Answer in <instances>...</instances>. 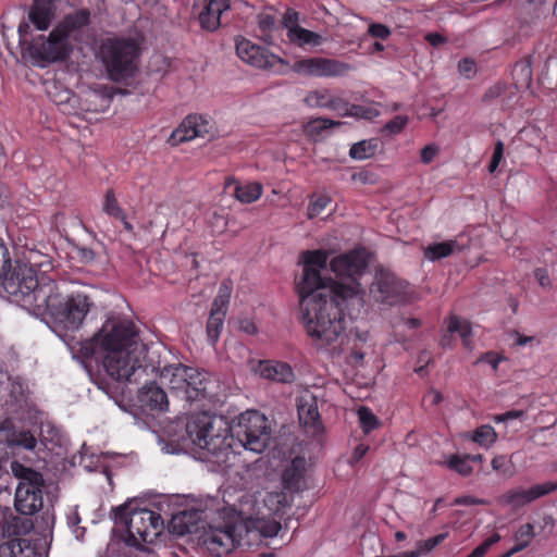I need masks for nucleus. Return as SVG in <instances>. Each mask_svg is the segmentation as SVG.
Masks as SVG:
<instances>
[{"label": "nucleus", "mask_w": 557, "mask_h": 557, "mask_svg": "<svg viewBox=\"0 0 557 557\" xmlns=\"http://www.w3.org/2000/svg\"><path fill=\"white\" fill-rule=\"evenodd\" d=\"M324 287L321 271L302 268V275L297 282L301 322L312 344L334 357L347 349L346 320L358 319L363 311V302L357 284L347 286L342 280L331 281L329 295L319 292Z\"/></svg>", "instance_id": "1"}, {"label": "nucleus", "mask_w": 557, "mask_h": 557, "mask_svg": "<svg viewBox=\"0 0 557 557\" xmlns=\"http://www.w3.org/2000/svg\"><path fill=\"white\" fill-rule=\"evenodd\" d=\"M94 339L102 350L107 374L115 381L138 383L149 370V357L160 347H147L138 337L132 321L108 319Z\"/></svg>", "instance_id": "2"}, {"label": "nucleus", "mask_w": 557, "mask_h": 557, "mask_svg": "<svg viewBox=\"0 0 557 557\" xmlns=\"http://www.w3.org/2000/svg\"><path fill=\"white\" fill-rule=\"evenodd\" d=\"M0 283L13 301L36 314H42L53 289L52 278L38 276L32 264L11 260L0 268Z\"/></svg>", "instance_id": "3"}, {"label": "nucleus", "mask_w": 557, "mask_h": 557, "mask_svg": "<svg viewBox=\"0 0 557 557\" xmlns=\"http://www.w3.org/2000/svg\"><path fill=\"white\" fill-rule=\"evenodd\" d=\"M46 305L42 308V314L49 313L55 327L60 332H64L65 335L78 331L83 326L87 314L95 307L91 296L85 290L62 298L54 282Z\"/></svg>", "instance_id": "4"}, {"label": "nucleus", "mask_w": 557, "mask_h": 557, "mask_svg": "<svg viewBox=\"0 0 557 557\" xmlns=\"http://www.w3.org/2000/svg\"><path fill=\"white\" fill-rule=\"evenodd\" d=\"M149 357V369L158 372L160 379L176 392L183 393L190 404L206 401L208 380L205 373L182 363L162 364L161 360Z\"/></svg>", "instance_id": "5"}, {"label": "nucleus", "mask_w": 557, "mask_h": 557, "mask_svg": "<svg viewBox=\"0 0 557 557\" xmlns=\"http://www.w3.org/2000/svg\"><path fill=\"white\" fill-rule=\"evenodd\" d=\"M115 522L126 528V543L132 546L153 542L163 530L161 516L148 508L119 507L115 512Z\"/></svg>", "instance_id": "6"}, {"label": "nucleus", "mask_w": 557, "mask_h": 557, "mask_svg": "<svg viewBox=\"0 0 557 557\" xmlns=\"http://www.w3.org/2000/svg\"><path fill=\"white\" fill-rule=\"evenodd\" d=\"M231 437L245 449L264 451L272 440V429L268 418L257 410L240 413L228 426Z\"/></svg>", "instance_id": "7"}, {"label": "nucleus", "mask_w": 557, "mask_h": 557, "mask_svg": "<svg viewBox=\"0 0 557 557\" xmlns=\"http://www.w3.org/2000/svg\"><path fill=\"white\" fill-rule=\"evenodd\" d=\"M138 53L139 44L133 38H108L100 48L101 60L110 78L115 82L133 74Z\"/></svg>", "instance_id": "8"}, {"label": "nucleus", "mask_w": 557, "mask_h": 557, "mask_svg": "<svg viewBox=\"0 0 557 557\" xmlns=\"http://www.w3.org/2000/svg\"><path fill=\"white\" fill-rule=\"evenodd\" d=\"M13 474L20 479L15 491L14 507L17 512L24 516H32L42 508V475L14 461L11 463Z\"/></svg>", "instance_id": "9"}, {"label": "nucleus", "mask_w": 557, "mask_h": 557, "mask_svg": "<svg viewBox=\"0 0 557 557\" xmlns=\"http://www.w3.org/2000/svg\"><path fill=\"white\" fill-rule=\"evenodd\" d=\"M236 53L244 62L257 69L280 75L287 74L289 71L288 62L246 38L236 40Z\"/></svg>", "instance_id": "10"}, {"label": "nucleus", "mask_w": 557, "mask_h": 557, "mask_svg": "<svg viewBox=\"0 0 557 557\" xmlns=\"http://www.w3.org/2000/svg\"><path fill=\"white\" fill-rule=\"evenodd\" d=\"M368 264V255L366 249L362 248L341 253L334 257L330 262V269L337 277L348 280V282L343 281L347 286L354 284L358 285L363 306L366 305V290L360 284L359 278L367 270Z\"/></svg>", "instance_id": "11"}, {"label": "nucleus", "mask_w": 557, "mask_h": 557, "mask_svg": "<svg viewBox=\"0 0 557 557\" xmlns=\"http://www.w3.org/2000/svg\"><path fill=\"white\" fill-rule=\"evenodd\" d=\"M209 413L202 409L193 412L186 423L185 447L186 453L196 460L209 459Z\"/></svg>", "instance_id": "12"}, {"label": "nucleus", "mask_w": 557, "mask_h": 557, "mask_svg": "<svg viewBox=\"0 0 557 557\" xmlns=\"http://www.w3.org/2000/svg\"><path fill=\"white\" fill-rule=\"evenodd\" d=\"M289 70L309 77L338 78L347 76L354 66L338 59L311 57L297 60Z\"/></svg>", "instance_id": "13"}, {"label": "nucleus", "mask_w": 557, "mask_h": 557, "mask_svg": "<svg viewBox=\"0 0 557 557\" xmlns=\"http://www.w3.org/2000/svg\"><path fill=\"white\" fill-rule=\"evenodd\" d=\"M407 283L395 274L380 270L370 286V296L375 302L396 306L406 300Z\"/></svg>", "instance_id": "14"}, {"label": "nucleus", "mask_w": 557, "mask_h": 557, "mask_svg": "<svg viewBox=\"0 0 557 557\" xmlns=\"http://www.w3.org/2000/svg\"><path fill=\"white\" fill-rule=\"evenodd\" d=\"M71 52L67 38L57 27L45 37H39L29 46L32 58L38 62L53 63L64 60Z\"/></svg>", "instance_id": "15"}, {"label": "nucleus", "mask_w": 557, "mask_h": 557, "mask_svg": "<svg viewBox=\"0 0 557 557\" xmlns=\"http://www.w3.org/2000/svg\"><path fill=\"white\" fill-rule=\"evenodd\" d=\"M232 293V280H223L219 286L214 300L211 304V341L216 339L223 329Z\"/></svg>", "instance_id": "16"}, {"label": "nucleus", "mask_w": 557, "mask_h": 557, "mask_svg": "<svg viewBox=\"0 0 557 557\" xmlns=\"http://www.w3.org/2000/svg\"><path fill=\"white\" fill-rule=\"evenodd\" d=\"M205 511L185 509L172 515L169 522V532L177 536L194 534L206 528Z\"/></svg>", "instance_id": "17"}, {"label": "nucleus", "mask_w": 557, "mask_h": 557, "mask_svg": "<svg viewBox=\"0 0 557 557\" xmlns=\"http://www.w3.org/2000/svg\"><path fill=\"white\" fill-rule=\"evenodd\" d=\"M556 490L557 481L535 484L528 490H509L505 494H503V496L500 497V502L513 508H520L542 496L555 492Z\"/></svg>", "instance_id": "18"}, {"label": "nucleus", "mask_w": 557, "mask_h": 557, "mask_svg": "<svg viewBox=\"0 0 557 557\" xmlns=\"http://www.w3.org/2000/svg\"><path fill=\"white\" fill-rule=\"evenodd\" d=\"M208 131V123L201 115H188L182 124L172 132L169 143L176 146L196 137H203Z\"/></svg>", "instance_id": "19"}, {"label": "nucleus", "mask_w": 557, "mask_h": 557, "mask_svg": "<svg viewBox=\"0 0 557 557\" xmlns=\"http://www.w3.org/2000/svg\"><path fill=\"white\" fill-rule=\"evenodd\" d=\"M258 372L262 377L278 383H292L295 380L292 367L282 361L262 360L259 362Z\"/></svg>", "instance_id": "20"}, {"label": "nucleus", "mask_w": 557, "mask_h": 557, "mask_svg": "<svg viewBox=\"0 0 557 557\" xmlns=\"http://www.w3.org/2000/svg\"><path fill=\"white\" fill-rule=\"evenodd\" d=\"M55 4L53 0H36L28 13L29 21L39 30H46L54 18Z\"/></svg>", "instance_id": "21"}, {"label": "nucleus", "mask_w": 557, "mask_h": 557, "mask_svg": "<svg viewBox=\"0 0 557 557\" xmlns=\"http://www.w3.org/2000/svg\"><path fill=\"white\" fill-rule=\"evenodd\" d=\"M141 406L151 410L165 411L169 407L166 393L154 383L144 385L138 394Z\"/></svg>", "instance_id": "22"}, {"label": "nucleus", "mask_w": 557, "mask_h": 557, "mask_svg": "<svg viewBox=\"0 0 557 557\" xmlns=\"http://www.w3.org/2000/svg\"><path fill=\"white\" fill-rule=\"evenodd\" d=\"M306 460L302 457H295L290 466L283 472L284 487L290 492H300L305 487Z\"/></svg>", "instance_id": "23"}, {"label": "nucleus", "mask_w": 557, "mask_h": 557, "mask_svg": "<svg viewBox=\"0 0 557 557\" xmlns=\"http://www.w3.org/2000/svg\"><path fill=\"white\" fill-rule=\"evenodd\" d=\"M237 527L233 523H225L223 529L211 525V544H216L224 548V552H231L239 545Z\"/></svg>", "instance_id": "24"}, {"label": "nucleus", "mask_w": 557, "mask_h": 557, "mask_svg": "<svg viewBox=\"0 0 557 557\" xmlns=\"http://www.w3.org/2000/svg\"><path fill=\"white\" fill-rule=\"evenodd\" d=\"M298 417L300 423L305 428H309L313 434H318L322 430L321 417L314 398L298 405Z\"/></svg>", "instance_id": "25"}, {"label": "nucleus", "mask_w": 557, "mask_h": 557, "mask_svg": "<svg viewBox=\"0 0 557 557\" xmlns=\"http://www.w3.org/2000/svg\"><path fill=\"white\" fill-rule=\"evenodd\" d=\"M286 36L292 44L300 48H305L307 46L318 47L323 42V37L320 34L306 29L301 26L290 28L286 33Z\"/></svg>", "instance_id": "26"}, {"label": "nucleus", "mask_w": 557, "mask_h": 557, "mask_svg": "<svg viewBox=\"0 0 557 557\" xmlns=\"http://www.w3.org/2000/svg\"><path fill=\"white\" fill-rule=\"evenodd\" d=\"M512 79L517 89H527L531 86L533 79L531 57H524L516 62L512 70Z\"/></svg>", "instance_id": "27"}, {"label": "nucleus", "mask_w": 557, "mask_h": 557, "mask_svg": "<svg viewBox=\"0 0 557 557\" xmlns=\"http://www.w3.org/2000/svg\"><path fill=\"white\" fill-rule=\"evenodd\" d=\"M447 331L450 334L458 333L466 349L471 350L473 348V342L471 338L472 327L469 321L457 315H451L448 322Z\"/></svg>", "instance_id": "28"}, {"label": "nucleus", "mask_w": 557, "mask_h": 557, "mask_svg": "<svg viewBox=\"0 0 557 557\" xmlns=\"http://www.w3.org/2000/svg\"><path fill=\"white\" fill-rule=\"evenodd\" d=\"M89 11L86 9L76 11L72 14H67L62 23L57 28L61 29V33L67 38L69 35L85 26L89 22Z\"/></svg>", "instance_id": "29"}, {"label": "nucleus", "mask_w": 557, "mask_h": 557, "mask_svg": "<svg viewBox=\"0 0 557 557\" xmlns=\"http://www.w3.org/2000/svg\"><path fill=\"white\" fill-rule=\"evenodd\" d=\"M458 248L457 240H445L442 243H434L424 249V257L430 261H436L449 257Z\"/></svg>", "instance_id": "30"}, {"label": "nucleus", "mask_w": 557, "mask_h": 557, "mask_svg": "<svg viewBox=\"0 0 557 557\" xmlns=\"http://www.w3.org/2000/svg\"><path fill=\"white\" fill-rule=\"evenodd\" d=\"M235 454L228 447L214 448L211 450V471L225 472L232 466V459H235Z\"/></svg>", "instance_id": "31"}, {"label": "nucleus", "mask_w": 557, "mask_h": 557, "mask_svg": "<svg viewBox=\"0 0 557 557\" xmlns=\"http://www.w3.org/2000/svg\"><path fill=\"white\" fill-rule=\"evenodd\" d=\"M262 190L263 187L260 183L252 182L246 185H236L234 195L243 203H252L261 197Z\"/></svg>", "instance_id": "32"}, {"label": "nucleus", "mask_w": 557, "mask_h": 557, "mask_svg": "<svg viewBox=\"0 0 557 557\" xmlns=\"http://www.w3.org/2000/svg\"><path fill=\"white\" fill-rule=\"evenodd\" d=\"M535 536V529L532 523H524L513 533L515 545L510 552L515 555L525 549Z\"/></svg>", "instance_id": "33"}, {"label": "nucleus", "mask_w": 557, "mask_h": 557, "mask_svg": "<svg viewBox=\"0 0 557 557\" xmlns=\"http://www.w3.org/2000/svg\"><path fill=\"white\" fill-rule=\"evenodd\" d=\"M330 253L326 250H306L301 253V262L304 268L324 270L327 265Z\"/></svg>", "instance_id": "34"}, {"label": "nucleus", "mask_w": 557, "mask_h": 557, "mask_svg": "<svg viewBox=\"0 0 557 557\" xmlns=\"http://www.w3.org/2000/svg\"><path fill=\"white\" fill-rule=\"evenodd\" d=\"M379 148L376 138L361 140L354 144L349 150L350 158L355 160H364L373 157Z\"/></svg>", "instance_id": "35"}, {"label": "nucleus", "mask_w": 557, "mask_h": 557, "mask_svg": "<svg viewBox=\"0 0 557 557\" xmlns=\"http://www.w3.org/2000/svg\"><path fill=\"white\" fill-rule=\"evenodd\" d=\"M5 524L7 532L12 535H25L34 528L30 519L17 516H10V518L7 519Z\"/></svg>", "instance_id": "36"}, {"label": "nucleus", "mask_w": 557, "mask_h": 557, "mask_svg": "<svg viewBox=\"0 0 557 557\" xmlns=\"http://www.w3.org/2000/svg\"><path fill=\"white\" fill-rule=\"evenodd\" d=\"M332 92L327 88L311 90L305 98V103L310 108L327 109Z\"/></svg>", "instance_id": "37"}, {"label": "nucleus", "mask_w": 557, "mask_h": 557, "mask_svg": "<svg viewBox=\"0 0 557 557\" xmlns=\"http://www.w3.org/2000/svg\"><path fill=\"white\" fill-rule=\"evenodd\" d=\"M341 124H342L341 122L333 121V120H330L326 117H317V119L310 120L305 125L304 131L309 137H313V136L322 134V132H324L329 128L339 126Z\"/></svg>", "instance_id": "38"}, {"label": "nucleus", "mask_w": 557, "mask_h": 557, "mask_svg": "<svg viewBox=\"0 0 557 557\" xmlns=\"http://www.w3.org/2000/svg\"><path fill=\"white\" fill-rule=\"evenodd\" d=\"M446 467L462 476H469L473 472V467L470 465L465 455L454 454L445 462Z\"/></svg>", "instance_id": "39"}, {"label": "nucleus", "mask_w": 557, "mask_h": 557, "mask_svg": "<svg viewBox=\"0 0 557 557\" xmlns=\"http://www.w3.org/2000/svg\"><path fill=\"white\" fill-rule=\"evenodd\" d=\"M471 438L474 443L487 448L496 442L497 433L493 426L484 424L475 429Z\"/></svg>", "instance_id": "40"}, {"label": "nucleus", "mask_w": 557, "mask_h": 557, "mask_svg": "<svg viewBox=\"0 0 557 557\" xmlns=\"http://www.w3.org/2000/svg\"><path fill=\"white\" fill-rule=\"evenodd\" d=\"M358 417L360 428L366 435L370 434L373 430L377 429L380 421L377 417L366 406H361L358 409Z\"/></svg>", "instance_id": "41"}, {"label": "nucleus", "mask_w": 557, "mask_h": 557, "mask_svg": "<svg viewBox=\"0 0 557 557\" xmlns=\"http://www.w3.org/2000/svg\"><path fill=\"white\" fill-rule=\"evenodd\" d=\"M10 446H20L26 449H34L36 446V438L28 431L12 432L5 437Z\"/></svg>", "instance_id": "42"}, {"label": "nucleus", "mask_w": 557, "mask_h": 557, "mask_svg": "<svg viewBox=\"0 0 557 557\" xmlns=\"http://www.w3.org/2000/svg\"><path fill=\"white\" fill-rule=\"evenodd\" d=\"M379 115L380 111L374 107L350 103L348 106V111L343 113V116H350L369 121L377 117Z\"/></svg>", "instance_id": "43"}, {"label": "nucleus", "mask_w": 557, "mask_h": 557, "mask_svg": "<svg viewBox=\"0 0 557 557\" xmlns=\"http://www.w3.org/2000/svg\"><path fill=\"white\" fill-rule=\"evenodd\" d=\"M264 504L274 513H278L282 509L289 505L287 495L284 492H271L267 495Z\"/></svg>", "instance_id": "44"}, {"label": "nucleus", "mask_w": 557, "mask_h": 557, "mask_svg": "<svg viewBox=\"0 0 557 557\" xmlns=\"http://www.w3.org/2000/svg\"><path fill=\"white\" fill-rule=\"evenodd\" d=\"M447 537V533H441L435 536H432L424 541H419L417 543V549L411 550L412 553H419V556L426 554L431 550H433L436 546H438L441 543L444 542V540Z\"/></svg>", "instance_id": "45"}, {"label": "nucleus", "mask_w": 557, "mask_h": 557, "mask_svg": "<svg viewBox=\"0 0 557 557\" xmlns=\"http://www.w3.org/2000/svg\"><path fill=\"white\" fill-rule=\"evenodd\" d=\"M331 198L327 195H320L310 200L308 206V218L313 219L320 215L330 205Z\"/></svg>", "instance_id": "46"}, {"label": "nucleus", "mask_w": 557, "mask_h": 557, "mask_svg": "<svg viewBox=\"0 0 557 557\" xmlns=\"http://www.w3.org/2000/svg\"><path fill=\"white\" fill-rule=\"evenodd\" d=\"M103 210L110 215L124 219L122 209L120 208L113 190H108L104 196Z\"/></svg>", "instance_id": "47"}, {"label": "nucleus", "mask_w": 557, "mask_h": 557, "mask_svg": "<svg viewBox=\"0 0 557 557\" xmlns=\"http://www.w3.org/2000/svg\"><path fill=\"white\" fill-rule=\"evenodd\" d=\"M231 8V0H211V17L216 14L215 21H211V32L221 25L220 17Z\"/></svg>", "instance_id": "48"}, {"label": "nucleus", "mask_w": 557, "mask_h": 557, "mask_svg": "<svg viewBox=\"0 0 557 557\" xmlns=\"http://www.w3.org/2000/svg\"><path fill=\"white\" fill-rule=\"evenodd\" d=\"M502 540V536L494 532L491 536L485 539L479 546H476L467 557H484L488 549Z\"/></svg>", "instance_id": "49"}, {"label": "nucleus", "mask_w": 557, "mask_h": 557, "mask_svg": "<svg viewBox=\"0 0 557 557\" xmlns=\"http://www.w3.org/2000/svg\"><path fill=\"white\" fill-rule=\"evenodd\" d=\"M444 400V396L441 392L436 389H429L423 398H422V406L425 410H433L436 408L442 401Z\"/></svg>", "instance_id": "50"}, {"label": "nucleus", "mask_w": 557, "mask_h": 557, "mask_svg": "<svg viewBox=\"0 0 557 557\" xmlns=\"http://www.w3.org/2000/svg\"><path fill=\"white\" fill-rule=\"evenodd\" d=\"M21 540H11L0 544V557H17L21 553Z\"/></svg>", "instance_id": "51"}, {"label": "nucleus", "mask_w": 557, "mask_h": 557, "mask_svg": "<svg viewBox=\"0 0 557 557\" xmlns=\"http://www.w3.org/2000/svg\"><path fill=\"white\" fill-rule=\"evenodd\" d=\"M258 530L260 531V534L263 537H273L277 535V533L281 530V524L274 520L272 521H258L257 525Z\"/></svg>", "instance_id": "52"}, {"label": "nucleus", "mask_w": 557, "mask_h": 557, "mask_svg": "<svg viewBox=\"0 0 557 557\" xmlns=\"http://www.w3.org/2000/svg\"><path fill=\"white\" fill-rule=\"evenodd\" d=\"M408 124V117L396 115L384 125V131L389 134H399Z\"/></svg>", "instance_id": "53"}, {"label": "nucleus", "mask_w": 557, "mask_h": 557, "mask_svg": "<svg viewBox=\"0 0 557 557\" xmlns=\"http://www.w3.org/2000/svg\"><path fill=\"white\" fill-rule=\"evenodd\" d=\"M458 72L467 79H470L476 73V63L470 58H463L458 62Z\"/></svg>", "instance_id": "54"}, {"label": "nucleus", "mask_w": 557, "mask_h": 557, "mask_svg": "<svg viewBox=\"0 0 557 557\" xmlns=\"http://www.w3.org/2000/svg\"><path fill=\"white\" fill-rule=\"evenodd\" d=\"M507 88V85L505 83L498 82L491 86L483 95L482 101L483 102H491L496 98H499L502 95L505 94Z\"/></svg>", "instance_id": "55"}, {"label": "nucleus", "mask_w": 557, "mask_h": 557, "mask_svg": "<svg viewBox=\"0 0 557 557\" xmlns=\"http://www.w3.org/2000/svg\"><path fill=\"white\" fill-rule=\"evenodd\" d=\"M348 106L349 102L347 100L332 94L327 109L343 116V113L348 111Z\"/></svg>", "instance_id": "56"}, {"label": "nucleus", "mask_w": 557, "mask_h": 557, "mask_svg": "<svg viewBox=\"0 0 557 557\" xmlns=\"http://www.w3.org/2000/svg\"><path fill=\"white\" fill-rule=\"evenodd\" d=\"M503 157H504V144H503V141L498 140L495 144L493 156H492L491 162L488 164L490 173H494L497 170Z\"/></svg>", "instance_id": "57"}, {"label": "nucleus", "mask_w": 557, "mask_h": 557, "mask_svg": "<svg viewBox=\"0 0 557 557\" xmlns=\"http://www.w3.org/2000/svg\"><path fill=\"white\" fill-rule=\"evenodd\" d=\"M368 34L373 38L386 39L391 35V29L381 23H372L368 28Z\"/></svg>", "instance_id": "58"}, {"label": "nucleus", "mask_w": 557, "mask_h": 557, "mask_svg": "<svg viewBox=\"0 0 557 557\" xmlns=\"http://www.w3.org/2000/svg\"><path fill=\"white\" fill-rule=\"evenodd\" d=\"M491 465L494 471L502 472L503 474L508 476L512 474L510 467L508 466V460L504 455L495 456L492 459Z\"/></svg>", "instance_id": "59"}, {"label": "nucleus", "mask_w": 557, "mask_h": 557, "mask_svg": "<svg viewBox=\"0 0 557 557\" xmlns=\"http://www.w3.org/2000/svg\"><path fill=\"white\" fill-rule=\"evenodd\" d=\"M299 13L294 9H287L283 15V25L287 32L293 27H299Z\"/></svg>", "instance_id": "60"}, {"label": "nucleus", "mask_w": 557, "mask_h": 557, "mask_svg": "<svg viewBox=\"0 0 557 557\" xmlns=\"http://www.w3.org/2000/svg\"><path fill=\"white\" fill-rule=\"evenodd\" d=\"M503 360V357L494 351H487L485 354H483L478 360H476V363L479 362H485V363H488L494 371L497 370L498 368V364L499 362Z\"/></svg>", "instance_id": "61"}, {"label": "nucleus", "mask_w": 557, "mask_h": 557, "mask_svg": "<svg viewBox=\"0 0 557 557\" xmlns=\"http://www.w3.org/2000/svg\"><path fill=\"white\" fill-rule=\"evenodd\" d=\"M454 504L458 505V506H472V505H486L487 502L485 499L466 495V496L456 497L454 500Z\"/></svg>", "instance_id": "62"}, {"label": "nucleus", "mask_w": 557, "mask_h": 557, "mask_svg": "<svg viewBox=\"0 0 557 557\" xmlns=\"http://www.w3.org/2000/svg\"><path fill=\"white\" fill-rule=\"evenodd\" d=\"M21 553L17 557H42L40 553H37L35 547L26 540H21Z\"/></svg>", "instance_id": "63"}, {"label": "nucleus", "mask_w": 557, "mask_h": 557, "mask_svg": "<svg viewBox=\"0 0 557 557\" xmlns=\"http://www.w3.org/2000/svg\"><path fill=\"white\" fill-rule=\"evenodd\" d=\"M21 553L17 557H42L40 553H37L35 547L26 540H21Z\"/></svg>", "instance_id": "64"}]
</instances>
